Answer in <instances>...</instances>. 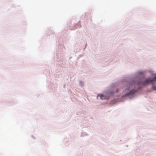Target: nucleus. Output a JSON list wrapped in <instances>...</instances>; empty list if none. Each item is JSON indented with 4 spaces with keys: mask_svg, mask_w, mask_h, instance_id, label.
Returning <instances> with one entry per match:
<instances>
[{
    "mask_svg": "<svg viewBox=\"0 0 156 156\" xmlns=\"http://www.w3.org/2000/svg\"><path fill=\"white\" fill-rule=\"evenodd\" d=\"M156 82V76L152 78H148L144 80L143 82L140 81L136 83L132 81L129 82L127 88L126 87L125 92V94L123 97L131 96L133 95L136 91L135 88L139 89L143 86H146L150 84H153Z\"/></svg>",
    "mask_w": 156,
    "mask_h": 156,
    "instance_id": "obj_1",
    "label": "nucleus"
},
{
    "mask_svg": "<svg viewBox=\"0 0 156 156\" xmlns=\"http://www.w3.org/2000/svg\"><path fill=\"white\" fill-rule=\"evenodd\" d=\"M98 97H99L101 99H105L108 98L109 97V95L104 96L102 94H99L97 96Z\"/></svg>",
    "mask_w": 156,
    "mask_h": 156,
    "instance_id": "obj_2",
    "label": "nucleus"
},
{
    "mask_svg": "<svg viewBox=\"0 0 156 156\" xmlns=\"http://www.w3.org/2000/svg\"><path fill=\"white\" fill-rule=\"evenodd\" d=\"M152 84V90L156 91V86L154 85V84Z\"/></svg>",
    "mask_w": 156,
    "mask_h": 156,
    "instance_id": "obj_4",
    "label": "nucleus"
},
{
    "mask_svg": "<svg viewBox=\"0 0 156 156\" xmlns=\"http://www.w3.org/2000/svg\"><path fill=\"white\" fill-rule=\"evenodd\" d=\"M84 83L83 82L80 81V84L81 86H83L84 85Z\"/></svg>",
    "mask_w": 156,
    "mask_h": 156,
    "instance_id": "obj_5",
    "label": "nucleus"
},
{
    "mask_svg": "<svg viewBox=\"0 0 156 156\" xmlns=\"http://www.w3.org/2000/svg\"><path fill=\"white\" fill-rule=\"evenodd\" d=\"M145 72V71H143V72H139L136 74L137 76H144Z\"/></svg>",
    "mask_w": 156,
    "mask_h": 156,
    "instance_id": "obj_3",
    "label": "nucleus"
}]
</instances>
